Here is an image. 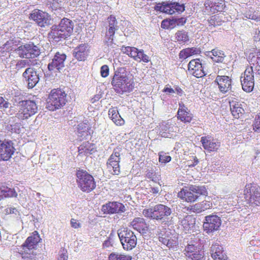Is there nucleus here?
<instances>
[{"label":"nucleus","mask_w":260,"mask_h":260,"mask_svg":"<svg viewBox=\"0 0 260 260\" xmlns=\"http://www.w3.org/2000/svg\"><path fill=\"white\" fill-rule=\"evenodd\" d=\"M205 54L213 61L218 63L222 62L225 57L224 52L218 48L213 49L211 51H206Z\"/></svg>","instance_id":"72a5a7b5"},{"label":"nucleus","mask_w":260,"mask_h":260,"mask_svg":"<svg viewBox=\"0 0 260 260\" xmlns=\"http://www.w3.org/2000/svg\"><path fill=\"white\" fill-rule=\"evenodd\" d=\"M191 56L193 55L200 54L201 53L200 48L197 47L188 48Z\"/></svg>","instance_id":"0e129e2a"},{"label":"nucleus","mask_w":260,"mask_h":260,"mask_svg":"<svg viewBox=\"0 0 260 260\" xmlns=\"http://www.w3.org/2000/svg\"><path fill=\"white\" fill-rule=\"evenodd\" d=\"M15 148L11 141L0 140V161H7L13 154Z\"/></svg>","instance_id":"4468645a"},{"label":"nucleus","mask_w":260,"mask_h":260,"mask_svg":"<svg viewBox=\"0 0 260 260\" xmlns=\"http://www.w3.org/2000/svg\"><path fill=\"white\" fill-rule=\"evenodd\" d=\"M186 22L185 17H174L172 19H165L162 21L161 26L165 29H173L176 26H182Z\"/></svg>","instance_id":"bb28decb"},{"label":"nucleus","mask_w":260,"mask_h":260,"mask_svg":"<svg viewBox=\"0 0 260 260\" xmlns=\"http://www.w3.org/2000/svg\"><path fill=\"white\" fill-rule=\"evenodd\" d=\"M231 113L235 118H240L244 113V110L242 107L241 104L236 100L230 102Z\"/></svg>","instance_id":"473e14b6"},{"label":"nucleus","mask_w":260,"mask_h":260,"mask_svg":"<svg viewBox=\"0 0 260 260\" xmlns=\"http://www.w3.org/2000/svg\"><path fill=\"white\" fill-rule=\"evenodd\" d=\"M238 197L235 194L231 195L226 198H223L224 201L223 202H226V204L224 205V208L226 210V212L230 213L232 211H235V209L241 208L240 202L238 200Z\"/></svg>","instance_id":"cd10ccee"},{"label":"nucleus","mask_w":260,"mask_h":260,"mask_svg":"<svg viewBox=\"0 0 260 260\" xmlns=\"http://www.w3.org/2000/svg\"><path fill=\"white\" fill-rule=\"evenodd\" d=\"M248 61L251 65L250 67L257 74L260 75V51L250 53Z\"/></svg>","instance_id":"c756f323"},{"label":"nucleus","mask_w":260,"mask_h":260,"mask_svg":"<svg viewBox=\"0 0 260 260\" xmlns=\"http://www.w3.org/2000/svg\"><path fill=\"white\" fill-rule=\"evenodd\" d=\"M89 50L88 45L81 44L74 49L73 55L78 61H84L88 55Z\"/></svg>","instance_id":"b1692460"},{"label":"nucleus","mask_w":260,"mask_h":260,"mask_svg":"<svg viewBox=\"0 0 260 260\" xmlns=\"http://www.w3.org/2000/svg\"><path fill=\"white\" fill-rule=\"evenodd\" d=\"M135 54L133 55V58L136 61L140 62L143 61L144 62L147 63L149 61V56L144 53L143 50H139L138 49H135Z\"/></svg>","instance_id":"37998d69"},{"label":"nucleus","mask_w":260,"mask_h":260,"mask_svg":"<svg viewBox=\"0 0 260 260\" xmlns=\"http://www.w3.org/2000/svg\"><path fill=\"white\" fill-rule=\"evenodd\" d=\"M111 236V234H110L108 239L104 241V242L103 244V247L107 248L112 245V239Z\"/></svg>","instance_id":"338daca9"},{"label":"nucleus","mask_w":260,"mask_h":260,"mask_svg":"<svg viewBox=\"0 0 260 260\" xmlns=\"http://www.w3.org/2000/svg\"><path fill=\"white\" fill-rule=\"evenodd\" d=\"M66 102V94L61 89H52L46 102V108L54 111L62 107Z\"/></svg>","instance_id":"39448f33"},{"label":"nucleus","mask_w":260,"mask_h":260,"mask_svg":"<svg viewBox=\"0 0 260 260\" xmlns=\"http://www.w3.org/2000/svg\"><path fill=\"white\" fill-rule=\"evenodd\" d=\"M130 226L140 233H146L147 231V224L143 218H135L130 223Z\"/></svg>","instance_id":"2f4dec72"},{"label":"nucleus","mask_w":260,"mask_h":260,"mask_svg":"<svg viewBox=\"0 0 260 260\" xmlns=\"http://www.w3.org/2000/svg\"><path fill=\"white\" fill-rule=\"evenodd\" d=\"M169 241L167 246L169 248H173L177 246L178 244L177 237L176 236H169Z\"/></svg>","instance_id":"052dcab7"},{"label":"nucleus","mask_w":260,"mask_h":260,"mask_svg":"<svg viewBox=\"0 0 260 260\" xmlns=\"http://www.w3.org/2000/svg\"><path fill=\"white\" fill-rule=\"evenodd\" d=\"M208 21L209 26L215 27L221 25L222 24V20L219 16L216 15L211 16Z\"/></svg>","instance_id":"09e8293b"},{"label":"nucleus","mask_w":260,"mask_h":260,"mask_svg":"<svg viewBox=\"0 0 260 260\" xmlns=\"http://www.w3.org/2000/svg\"><path fill=\"white\" fill-rule=\"evenodd\" d=\"M221 225V218L216 215L212 214L205 217L203 227L206 233L210 234L219 230Z\"/></svg>","instance_id":"9d476101"},{"label":"nucleus","mask_w":260,"mask_h":260,"mask_svg":"<svg viewBox=\"0 0 260 260\" xmlns=\"http://www.w3.org/2000/svg\"><path fill=\"white\" fill-rule=\"evenodd\" d=\"M79 155H88L94 152L95 147L93 144L88 141L83 142L78 148Z\"/></svg>","instance_id":"f704fd0d"},{"label":"nucleus","mask_w":260,"mask_h":260,"mask_svg":"<svg viewBox=\"0 0 260 260\" xmlns=\"http://www.w3.org/2000/svg\"><path fill=\"white\" fill-rule=\"evenodd\" d=\"M71 226L75 229H78L81 226V224L79 222L74 218L71 219Z\"/></svg>","instance_id":"774afa93"},{"label":"nucleus","mask_w":260,"mask_h":260,"mask_svg":"<svg viewBox=\"0 0 260 260\" xmlns=\"http://www.w3.org/2000/svg\"><path fill=\"white\" fill-rule=\"evenodd\" d=\"M23 77L29 88H33L39 82V74L32 68H27L23 73Z\"/></svg>","instance_id":"aec40b11"},{"label":"nucleus","mask_w":260,"mask_h":260,"mask_svg":"<svg viewBox=\"0 0 260 260\" xmlns=\"http://www.w3.org/2000/svg\"><path fill=\"white\" fill-rule=\"evenodd\" d=\"M185 255L191 260H205L204 251L193 244H188L185 248Z\"/></svg>","instance_id":"dca6fc26"},{"label":"nucleus","mask_w":260,"mask_h":260,"mask_svg":"<svg viewBox=\"0 0 260 260\" xmlns=\"http://www.w3.org/2000/svg\"><path fill=\"white\" fill-rule=\"evenodd\" d=\"M201 142L203 148L209 152L217 151L220 146V143L211 138V137L204 136Z\"/></svg>","instance_id":"a878e982"},{"label":"nucleus","mask_w":260,"mask_h":260,"mask_svg":"<svg viewBox=\"0 0 260 260\" xmlns=\"http://www.w3.org/2000/svg\"><path fill=\"white\" fill-rule=\"evenodd\" d=\"M56 26L58 27L57 29H60L61 32H63V34H65L68 37L71 35L73 30V25L72 21L68 19L63 18L60 22L59 24Z\"/></svg>","instance_id":"7c9ffc66"},{"label":"nucleus","mask_w":260,"mask_h":260,"mask_svg":"<svg viewBox=\"0 0 260 260\" xmlns=\"http://www.w3.org/2000/svg\"><path fill=\"white\" fill-rule=\"evenodd\" d=\"M57 260H68V254L66 249L61 248L59 251Z\"/></svg>","instance_id":"13d9d810"},{"label":"nucleus","mask_w":260,"mask_h":260,"mask_svg":"<svg viewBox=\"0 0 260 260\" xmlns=\"http://www.w3.org/2000/svg\"><path fill=\"white\" fill-rule=\"evenodd\" d=\"M20 126L21 124L20 123H16L8 126V129L11 132L19 134L20 132Z\"/></svg>","instance_id":"bf43d9fd"},{"label":"nucleus","mask_w":260,"mask_h":260,"mask_svg":"<svg viewBox=\"0 0 260 260\" xmlns=\"http://www.w3.org/2000/svg\"><path fill=\"white\" fill-rule=\"evenodd\" d=\"M181 223L184 230L188 231L194 226L195 219L191 216H188L182 220Z\"/></svg>","instance_id":"a18cd8bd"},{"label":"nucleus","mask_w":260,"mask_h":260,"mask_svg":"<svg viewBox=\"0 0 260 260\" xmlns=\"http://www.w3.org/2000/svg\"><path fill=\"white\" fill-rule=\"evenodd\" d=\"M244 192L247 203L256 206L260 205V192L257 185L254 184H247Z\"/></svg>","instance_id":"6e6552de"},{"label":"nucleus","mask_w":260,"mask_h":260,"mask_svg":"<svg viewBox=\"0 0 260 260\" xmlns=\"http://www.w3.org/2000/svg\"><path fill=\"white\" fill-rule=\"evenodd\" d=\"M208 194L204 186L190 185L187 189H182L178 193V197L187 202L196 201L201 196Z\"/></svg>","instance_id":"423d86ee"},{"label":"nucleus","mask_w":260,"mask_h":260,"mask_svg":"<svg viewBox=\"0 0 260 260\" xmlns=\"http://www.w3.org/2000/svg\"><path fill=\"white\" fill-rule=\"evenodd\" d=\"M171 157L168 153L164 151H160L158 153V161L160 163L166 164L171 161Z\"/></svg>","instance_id":"3c124183"},{"label":"nucleus","mask_w":260,"mask_h":260,"mask_svg":"<svg viewBox=\"0 0 260 260\" xmlns=\"http://www.w3.org/2000/svg\"><path fill=\"white\" fill-rule=\"evenodd\" d=\"M76 182L78 187L82 192L89 193L96 187L93 177L84 170H77L76 173Z\"/></svg>","instance_id":"7ed1b4c3"},{"label":"nucleus","mask_w":260,"mask_h":260,"mask_svg":"<svg viewBox=\"0 0 260 260\" xmlns=\"http://www.w3.org/2000/svg\"><path fill=\"white\" fill-rule=\"evenodd\" d=\"M212 207V203L209 201H204L196 204L192 207V209L195 212L201 213L202 211L210 209Z\"/></svg>","instance_id":"58836bf2"},{"label":"nucleus","mask_w":260,"mask_h":260,"mask_svg":"<svg viewBox=\"0 0 260 260\" xmlns=\"http://www.w3.org/2000/svg\"><path fill=\"white\" fill-rule=\"evenodd\" d=\"M211 257L214 260H225L226 255L222 247L218 242L214 243L210 248Z\"/></svg>","instance_id":"c85d7f7f"},{"label":"nucleus","mask_w":260,"mask_h":260,"mask_svg":"<svg viewBox=\"0 0 260 260\" xmlns=\"http://www.w3.org/2000/svg\"><path fill=\"white\" fill-rule=\"evenodd\" d=\"M159 240L164 245H166L167 246H168V242L169 241V236L167 235H162L159 237Z\"/></svg>","instance_id":"69168bd1"},{"label":"nucleus","mask_w":260,"mask_h":260,"mask_svg":"<svg viewBox=\"0 0 260 260\" xmlns=\"http://www.w3.org/2000/svg\"><path fill=\"white\" fill-rule=\"evenodd\" d=\"M58 27L56 25H53L51 27V31L49 33V37L53 39L55 42H59L61 39H65L68 37L61 32L60 29H57Z\"/></svg>","instance_id":"4c0bfd02"},{"label":"nucleus","mask_w":260,"mask_h":260,"mask_svg":"<svg viewBox=\"0 0 260 260\" xmlns=\"http://www.w3.org/2000/svg\"><path fill=\"white\" fill-rule=\"evenodd\" d=\"M204 6L207 14L223 12L226 7L224 0H205Z\"/></svg>","instance_id":"9b49d317"},{"label":"nucleus","mask_w":260,"mask_h":260,"mask_svg":"<svg viewBox=\"0 0 260 260\" xmlns=\"http://www.w3.org/2000/svg\"><path fill=\"white\" fill-rule=\"evenodd\" d=\"M108 26L106 27V31L109 34L112 32L115 34V31L118 29L117 21L114 16L111 15L107 18Z\"/></svg>","instance_id":"a19ab883"},{"label":"nucleus","mask_w":260,"mask_h":260,"mask_svg":"<svg viewBox=\"0 0 260 260\" xmlns=\"http://www.w3.org/2000/svg\"><path fill=\"white\" fill-rule=\"evenodd\" d=\"M252 127L255 132L260 133V113L255 116Z\"/></svg>","instance_id":"5fc2aeb1"},{"label":"nucleus","mask_w":260,"mask_h":260,"mask_svg":"<svg viewBox=\"0 0 260 260\" xmlns=\"http://www.w3.org/2000/svg\"><path fill=\"white\" fill-rule=\"evenodd\" d=\"M120 155L119 151L114 149L107 162L108 170L113 175H118L120 173Z\"/></svg>","instance_id":"ddd939ff"},{"label":"nucleus","mask_w":260,"mask_h":260,"mask_svg":"<svg viewBox=\"0 0 260 260\" xmlns=\"http://www.w3.org/2000/svg\"><path fill=\"white\" fill-rule=\"evenodd\" d=\"M154 9L157 11L171 15L170 2L158 3L155 6Z\"/></svg>","instance_id":"c03bdc74"},{"label":"nucleus","mask_w":260,"mask_h":260,"mask_svg":"<svg viewBox=\"0 0 260 260\" xmlns=\"http://www.w3.org/2000/svg\"><path fill=\"white\" fill-rule=\"evenodd\" d=\"M171 15L175 13H181L185 10L184 4L177 2H170Z\"/></svg>","instance_id":"de8ad7c7"},{"label":"nucleus","mask_w":260,"mask_h":260,"mask_svg":"<svg viewBox=\"0 0 260 260\" xmlns=\"http://www.w3.org/2000/svg\"><path fill=\"white\" fill-rule=\"evenodd\" d=\"M172 213L171 209L164 204H157L148 208L144 209L143 215L146 218L156 220H160Z\"/></svg>","instance_id":"20e7f679"},{"label":"nucleus","mask_w":260,"mask_h":260,"mask_svg":"<svg viewBox=\"0 0 260 260\" xmlns=\"http://www.w3.org/2000/svg\"><path fill=\"white\" fill-rule=\"evenodd\" d=\"M66 55L64 53L56 52L52 59L51 62L48 65V69L49 71H53L57 69L59 71L64 67V62L66 59Z\"/></svg>","instance_id":"412c9836"},{"label":"nucleus","mask_w":260,"mask_h":260,"mask_svg":"<svg viewBox=\"0 0 260 260\" xmlns=\"http://www.w3.org/2000/svg\"><path fill=\"white\" fill-rule=\"evenodd\" d=\"M189 73L197 78L203 77L207 74L199 58L191 60L188 64Z\"/></svg>","instance_id":"2eb2a0df"},{"label":"nucleus","mask_w":260,"mask_h":260,"mask_svg":"<svg viewBox=\"0 0 260 260\" xmlns=\"http://www.w3.org/2000/svg\"><path fill=\"white\" fill-rule=\"evenodd\" d=\"M101 75L102 77L105 78L109 75V69L107 65H103L101 68Z\"/></svg>","instance_id":"e2e57ef3"},{"label":"nucleus","mask_w":260,"mask_h":260,"mask_svg":"<svg viewBox=\"0 0 260 260\" xmlns=\"http://www.w3.org/2000/svg\"><path fill=\"white\" fill-rule=\"evenodd\" d=\"M109 116L112 121L117 125H122L124 120L121 118L117 107H112L109 109Z\"/></svg>","instance_id":"c9c22d12"},{"label":"nucleus","mask_w":260,"mask_h":260,"mask_svg":"<svg viewBox=\"0 0 260 260\" xmlns=\"http://www.w3.org/2000/svg\"><path fill=\"white\" fill-rule=\"evenodd\" d=\"M41 240V238L38 232L34 231L30 236L27 238L24 243L21 245V247L24 250L35 249Z\"/></svg>","instance_id":"4be33fe9"},{"label":"nucleus","mask_w":260,"mask_h":260,"mask_svg":"<svg viewBox=\"0 0 260 260\" xmlns=\"http://www.w3.org/2000/svg\"><path fill=\"white\" fill-rule=\"evenodd\" d=\"M135 49L136 48L134 47H130V46H122L121 47V51L123 53H125L131 57L132 58L133 56V55L135 54Z\"/></svg>","instance_id":"6e6d98bb"},{"label":"nucleus","mask_w":260,"mask_h":260,"mask_svg":"<svg viewBox=\"0 0 260 260\" xmlns=\"http://www.w3.org/2000/svg\"><path fill=\"white\" fill-rule=\"evenodd\" d=\"M17 193L14 188L8 187H0V200L4 198L16 197Z\"/></svg>","instance_id":"ea45409f"},{"label":"nucleus","mask_w":260,"mask_h":260,"mask_svg":"<svg viewBox=\"0 0 260 260\" xmlns=\"http://www.w3.org/2000/svg\"><path fill=\"white\" fill-rule=\"evenodd\" d=\"M220 92L225 93L232 88V80L226 76H217L215 80Z\"/></svg>","instance_id":"393cba45"},{"label":"nucleus","mask_w":260,"mask_h":260,"mask_svg":"<svg viewBox=\"0 0 260 260\" xmlns=\"http://www.w3.org/2000/svg\"><path fill=\"white\" fill-rule=\"evenodd\" d=\"M38 111V107L34 100H25L19 101L17 109L11 107L9 111L10 115L15 114V117L20 120H24L36 114Z\"/></svg>","instance_id":"f03ea898"},{"label":"nucleus","mask_w":260,"mask_h":260,"mask_svg":"<svg viewBox=\"0 0 260 260\" xmlns=\"http://www.w3.org/2000/svg\"><path fill=\"white\" fill-rule=\"evenodd\" d=\"M132 257L129 255L113 252L108 256V260H132Z\"/></svg>","instance_id":"49530a36"},{"label":"nucleus","mask_w":260,"mask_h":260,"mask_svg":"<svg viewBox=\"0 0 260 260\" xmlns=\"http://www.w3.org/2000/svg\"><path fill=\"white\" fill-rule=\"evenodd\" d=\"M114 35L115 33L112 32L111 34H109V32H106L104 42L106 45L110 46L114 44L113 41Z\"/></svg>","instance_id":"603ef678"},{"label":"nucleus","mask_w":260,"mask_h":260,"mask_svg":"<svg viewBox=\"0 0 260 260\" xmlns=\"http://www.w3.org/2000/svg\"><path fill=\"white\" fill-rule=\"evenodd\" d=\"M241 82L242 89L247 92L252 91L254 88V76L253 69L251 68H247L242 74L241 77Z\"/></svg>","instance_id":"f8f14e48"},{"label":"nucleus","mask_w":260,"mask_h":260,"mask_svg":"<svg viewBox=\"0 0 260 260\" xmlns=\"http://www.w3.org/2000/svg\"><path fill=\"white\" fill-rule=\"evenodd\" d=\"M28 61L27 60H19L16 64V69L19 70L22 68L26 67L28 65Z\"/></svg>","instance_id":"680f3d73"},{"label":"nucleus","mask_w":260,"mask_h":260,"mask_svg":"<svg viewBox=\"0 0 260 260\" xmlns=\"http://www.w3.org/2000/svg\"><path fill=\"white\" fill-rule=\"evenodd\" d=\"M243 16L244 18H246L247 19H250L256 21H260V17H259L257 15V14L255 13V12L251 11L250 10L247 11L245 13L243 14Z\"/></svg>","instance_id":"864d4df0"},{"label":"nucleus","mask_w":260,"mask_h":260,"mask_svg":"<svg viewBox=\"0 0 260 260\" xmlns=\"http://www.w3.org/2000/svg\"><path fill=\"white\" fill-rule=\"evenodd\" d=\"M102 211L104 214H112L125 212V206L118 202H109L102 206Z\"/></svg>","instance_id":"6ab92c4d"},{"label":"nucleus","mask_w":260,"mask_h":260,"mask_svg":"<svg viewBox=\"0 0 260 260\" xmlns=\"http://www.w3.org/2000/svg\"><path fill=\"white\" fill-rule=\"evenodd\" d=\"M190 56L191 54L188 48L182 49L179 53V58L182 61Z\"/></svg>","instance_id":"4d7b16f0"},{"label":"nucleus","mask_w":260,"mask_h":260,"mask_svg":"<svg viewBox=\"0 0 260 260\" xmlns=\"http://www.w3.org/2000/svg\"><path fill=\"white\" fill-rule=\"evenodd\" d=\"M177 115L178 119L184 123H190L193 118L192 114L182 102L179 103Z\"/></svg>","instance_id":"5701e85b"},{"label":"nucleus","mask_w":260,"mask_h":260,"mask_svg":"<svg viewBox=\"0 0 260 260\" xmlns=\"http://www.w3.org/2000/svg\"><path fill=\"white\" fill-rule=\"evenodd\" d=\"M17 52L21 57L34 58L40 55V50L38 46L35 45L33 43L29 42L20 46L17 49Z\"/></svg>","instance_id":"1a4fd4ad"},{"label":"nucleus","mask_w":260,"mask_h":260,"mask_svg":"<svg viewBox=\"0 0 260 260\" xmlns=\"http://www.w3.org/2000/svg\"><path fill=\"white\" fill-rule=\"evenodd\" d=\"M30 17L41 27H45L50 24V18L48 13L39 10H34Z\"/></svg>","instance_id":"a211bd4d"},{"label":"nucleus","mask_w":260,"mask_h":260,"mask_svg":"<svg viewBox=\"0 0 260 260\" xmlns=\"http://www.w3.org/2000/svg\"><path fill=\"white\" fill-rule=\"evenodd\" d=\"M77 135L80 141L87 138L90 135V127L85 123H80L78 125Z\"/></svg>","instance_id":"e433bc0d"},{"label":"nucleus","mask_w":260,"mask_h":260,"mask_svg":"<svg viewBox=\"0 0 260 260\" xmlns=\"http://www.w3.org/2000/svg\"><path fill=\"white\" fill-rule=\"evenodd\" d=\"M177 129V126L171 125L169 122H162L159 124L157 131L161 137L171 138L176 136Z\"/></svg>","instance_id":"f3484780"},{"label":"nucleus","mask_w":260,"mask_h":260,"mask_svg":"<svg viewBox=\"0 0 260 260\" xmlns=\"http://www.w3.org/2000/svg\"><path fill=\"white\" fill-rule=\"evenodd\" d=\"M14 41L12 40H9L5 43L2 47H0V53H3L5 52H9L14 49Z\"/></svg>","instance_id":"8fccbe9b"},{"label":"nucleus","mask_w":260,"mask_h":260,"mask_svg":"<svg viewBox=\"0 0 260 260\" xmlns=\"http://www.w3.org/2000/svg\"><path fill=\"white\" fill-rule=\"evenodd\" d=\"M111 85L116 93L122 94L132 92L134 88L135 83L126 69L119 67L114 71Z\"/></svg>","instance_id":"f257e3e1"},{"label":"nucleus","mask_w":260,"mask_h":260,"mask_svg":"<svg viewBox=\"0 0 260 260\" xmlns=\"http://www.w3.org/2000/svg\"><path fill=\"white\" fill-rule=\"evenodd\" d=\"M118 237L125 250H131L137 245V238L134 233L126 228H123L117 231Z\"/></svg>","instance_id":"0eeeda50"},{"label":"nucleus","mask_w":260,"mask_h":260,"mask_svg":"<svg viewBox=\"0 0 260 260\" xmlns=\"http://www.w3.org/2000/svg\"><path fill=\"white\" fill-rule=\"evenodd\" d=\"M175 38L176 42L180 44H184L189 40L188 33L183 29L177 31Z\"/></svg>","instance_id":"79ce46f5"}]
</instances>
